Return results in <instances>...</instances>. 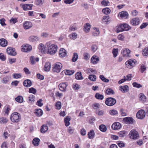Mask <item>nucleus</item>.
I'll return each instance as SVG.
<instances>
[{"instance_id":"obj_18","label":"nucleus","mask_w":148,"mask_h":148,"mask_svg":"<svg viewBox=\"0 0 148 148\" xmlns=\"http://www.w3.org/2000/svg\"><path fill=\"white\" fill-rule=\"evenodd\" d=\"M123 121L126 123L133 124V119L131 117H127L123 118Z\"/></svg>"},{"instance_id":"obj_19","label":"nucleus","mask_w":148,"mask_h":148,"mask_svg":"<svg viewBox=\"0 0 148 148\" xmlns=\"http://www.w3.org/2000/svg\"><path fill=\"white\" fill-rule=\"evenodd\" d=\"M59 56L60 57L63 58L66 55V53L65 50L63 48H61L59 52Z\"/></svg>"},{"instance_id":"obj_1","label":"nucleus","mask_w":148,"mask_h":148,"mask_svg":"<svg viewBox=\"0 0 148 148\" xmlns=\"http://www.w3.org/2000/svg\"><path fill=\"white\" fill-rule=\"evenodd\" d=\"M46 45L48 47V52L51 55H53L56 53L58 49L56 45L54 44H51L50 42H47Z\"/></svg>"},{"instance_id":"obj_5","label":"nucleus","mask_w":148,"mask_h":148,"mask_svg":"<svg viewBox=\"0 0 148 148\" xmlns=\"http://www.w3.org/2000/svg\"><path fill=\"white\" fill-rule=\"evenodd\" d=\"M116 100L112 97L107 98L105 101L106 104L108 106H113L116 103Z\"/></svg>"},{"instance_id":"obj_38","label":"nucleus","mask_w":148,"mask_h":148,"mask_svg":"<svg viewBox=\"0 0 148 148\" xmlns=\"http://www.w3.org/2000/svg\"><path fill=\"white\" fill-rule=\"evenodd\" d=\"M16 101L18 103H22L23 101V99L22 96H18L15 98Z\"/></svg>"},{"instance_id":"obj_20","label":"nucleus","mask_w":148,"mask_h":148,"mask_svg":"<svg viewBox=\"0 0 148 148\" xmlns=\"http://www.w3.org/2000/svg\"><path fill=\"white\" fill-rule=\"evenodd\" d=\"M32 5L30 4H24L22 6V8L24 10L26 11L32 9Z\"/></svg>"},{"instance_id":"obj_43","label":"nucleus","mask_w":148,"mask_h":148,"mask_svg":"<svg viewBox=\"0 0 148 148\" xmlns=\"http://www.w3.org/2000/svg\"><path fill=\"white\" fill-rule=\"evenodd\" d=\"M56 108L58 110H60L61 108L62 103L60 101H58L56 104Z\"/></svg>"},{"instance_id":"obj_60","label":"nucleus","mask_w":148,"mask_h":148,"mask_svg":"<svg viewBox=\"0 0 148 148\" xmlns=\"http://www.w3.org/2000/svg\"><path fill=\"white\" fill-rule=\"evenodd\" d=\"M148 25V22L143 23L140 27V28L142 29L144 28H145Z\"/></svg>"},{"instance_id":"obj_40","label":"nucleus","mask_w":148,"mask_h":148,"mask_svg":"<svg viewBox=\"0 0 148 148\" xmlns=\"http://www.w3.org/2000/svg\"><path fill=\"white\" fill-rule=\"evenodd\" d=\"M31 63L33 65L36 63V61L37 62V58H35L34 56H31L30 57Z\"/></svg>"},{"instance_id":"obj_3","label":"nucleus","mask_w":148,"mask_h":148,"mask_svg":"<svg viewBox=\"0 0 148 148\" xmlns=\"http://www.w3.org/2000/svg\"><path fill=\"white\" fill-rule=\"evenodd\" d=\"M129 136L131 139H138L140 138L138 132L136 130L134 129L130 132Z\"/></svg>"},{"instance_id":"obj_11","label":"nucleus","mask_w":148,"mask_h":148,"mask_svg":"<svg viewBox=\"0 0 148 148\" xmlns=\"http://www.w3.org/2000/svg\"><path fill=\"white\" fill-rule=\"evenodd\" d=\"M68 86L66 82L62 83L60 84L58 87L60 90L62 92H65L66 90V87Z\"/></svg>"},{"instance_id":"obj_63","label":"nucleus","mask_w":148,"mask_h":148,"mask_svg":"<svg viewBox=\"0 0 148 148\" xmlns=\"http://www.w3.org/2000/svg\"><path fill=\"white\" fill-rule=\"evenodd\" d=\"M81 134L82 136H84L86 134V131L84 128H82L80 131Z\"/></svg>"},{"instance_id":"obj_55","label":"nucleus","mask_w":148,"mask_h":148,"mask_svg":"<svg viewBox=\"0 0 148 148\" xmlns=\"http://www.w3.org/2000/svg\"><path fill=\"white\" fill-rule=\"evenodd\" d=\"M133 86L134 87L139 88L141 87L142 86L141 84L136 82H134L132 83Z\"/></svg>"},{"instance_id":"obj_56","label":"nucleus","mask_w":148,"mask_h":148,"mask_svg":"<svg viewBox=\"0 0 148 148\" xmlns=\"http://www.w3.org/2000/svg\"><path fill=\"white\" fill-rule=\"evenodd\" d=\"M29 92L30 93H32L35 94L36 92V90L33 87L29 89Z\"/></svg>"},{"instance_id":"obj_59","label":"nucleus","mask_w":148,"mask_h":148,"mask_svg":"<svg viewBox=\"0 0 148 148\" xmlns=\"http://www.w3.org/2000/svg\"><path fill=\"white\" fill-rule=\"evenodd\" d=\"M109 113L112 115H116L118 114L117 111L115 110H110L109 111Z\"/></svg>"},{"instance_id":"obj_35","label":"nucleus","mask_w":148,"mask_h":148,"mask_svg":"<svg viewBox=\"0 0 148 148\" xmlns=\"http://www.w3.org/2000/svg\"><path fill=\"white\" fill-rule=\"evenodd\" d=\"M99 129L101 131L103 132H105L107 130L106 127L105 125L103 124L99 125Z\"/></svg>"},{"instance_id":"obj_26","label":"nucleus","mask_w":148,"mask_h":148,"mask_svg":"<svg viewBox=\"0 0 148 148\" xmlns=\"http://www.w3.org/2000/svg\"><path fill=\"white\" fill-rule=\"evenodd\" d=\"M51 64L49 62H46L45 65L44 70L45 71H49L51 69Z\"/></svg>"},{"instance_id":"obj_10","label":"nucleus","mask_w":148,"mask_h":148,"mask_svg":"<svg viewBox=\"0 0 148 148\" xmlns=\"http://www.w3.org/2000/svg\"><path fill=\"white\" fill-rule=\"evenodd\" d=\"M121 127V124L118 122H115L113 123L111 126L112 129L114 130H119Z\"/></svg>"},{"instance_id":"obj_42","label":"nucleus","mask_w":148,"mask_h":148,"mask_svg":"<svg viewBox=\"0 0 148 148\" xmlns=\"http://www.w3.org/2000/svg\"><path fill=\"white\" fill-rule=\"evenodd\" d=\"M75 72L73 70H66L65 71V73L66 75H73Z\"/></svg>"},{"instance_id":"obj_45","label":"nucleus","mask_w":148,"mask_h":148,"mask_svg":"<svg viewBox=\"0 0 148 148\" xmlns=\"http://www.w3.org/2000/svg\"><path fill=\"white\" fill-rule=\"evenodd\" d=\"M144 56L145 57L148 56V47H147L144 49L142 52Z\"/></svg>"},{"instance_id":"obj_9","label":"nucleus","mask_w":148,"mask_h":148,"mask_svg":"<svg viewBox=\"0 0 148 148\" xmlns=\"http://www.w3.org/2000/svg\"><path fill=\"white\" fill-rule=\"evenodd\" d=\"M6 51L8 54L12 56H15L16 54L15 49L14 48L8 47L6 49Z\"/></svg>"},{"instance_id":"obj_37","label":"nucleus","mask_w":148,"mask_h":148,"mask_svg":"<svg viewBox=\"0 0 148 148\" xmlns=\"http://www.w3.org/2000/svg\"><path fill=\"white\" fill-rule=\"evenodd\" d=\"M95 97L97 99L102 100L104 98V96L100 94L99 93H96L95 95Z\"/></svg>"},{"instance_id":"obj_14","label":"nucleus","mask_w":148,"mask_h":148,"mask_svg":"<svg viewBox=\"0 0 148 148\" xmlns=\"http://www.w3.org/2000/svg\"><path fill=\"white\" fill-rule=\"evenodd\" d=\"M119 89L123 93H125L129 91V87L127 85L120 86Z\"/></svg>"},{"instance_id":"obj_12","label":"nucleus","mask_w":148,"mask_h":148,"mask_svg":"<svg viewBox=\"0 0 148 148\" xmlns=\"http://www.w3.org/2000/svg\"><path fill=\"white\" fill-rule=\"evenodd\" d=\"M118 15L121 18H127L128 16V14L127 12L125 11H123L119 12Z\"/></svg>"},{"instance_id":"obj_2","label":"nucleus","mask_w":148,"mask_h":148,"mask_svg":"<svg viewBox=\"0 0 148 148\" xmlns=\"http://www.w3.org/2000/svg\"><path fill=\"white\" fill-rule=\"evenodd\" d=\"M10 120L13 122L17 123L20 121L21 119V116L17 112H14L11 115Z\"/></svg>"},{"instance_id":"obj_16","label":"nucleus","mask_w":148,"mask_h":148,"mask_svg":"<svg viewBox=\"0 0 148 148\" xmlns=\"http://www.w3.org/2000/svg\"><path fill=\"white\" fill-rule=\"evenodd\" d=\"M23 26L24 28L26 29H28L32 26V23L28 21L25 22L23 24Z\"/></svg>"},{"instance_id":"obj_49","label":"nucleus","mask_w":148,"mask_h":148,"mask_svg":"<svg viewBox=\"0 0 148 148\" xmlns=\"http://www.w3.org/2000/svg\"><path fill=\"white\" fill-rule=\"evenodd\" d=\"M104 113V111L103 110H97L96 111V114L99 115H103Z\"/></svg>"},{"instance_id":"obj_64","label":"nucleus","mask_w":148,"mask_h":148,"mask_svg":"<svg viewBox=\"0 0 148 148\" xmlns=\"http://www.w3.org/2000/svg\"><path fill=\"white\" fill-rule=\"evenodd\" d=\"M5 19L4 18H2L0 20V23L1 25L2 26H5L6 24L5 23Z\"/></svg>"},{"instance_id":"obj_46","label":"nucleus","mask_w":148,"mask_h":148,"mask_svg":"<svg viewBox=\"0 0 148 148\" xmlns=\"http://www.w3.org/2000/svg\"><path fill=\"white\" fill-rule=\"evenodd\" d=\"M123 26V29L124 31H128L131 28V27L127 24H122Z\"/></svg>"},{"instance_id":"obj_25","label":"nucleus","mask_w":148,"mask_h":148,"mask_svg":"<svg viewBox=\"0 0 148 148\" xmlns=\"http://www.w3.org/2000/svg\"><path fill=\"white\" fill-rule=\"evenodd\" d=\"M95 135L94 131L93 130H91L88 133V137L90 138H94Z\"/></svg>"},{"instance_id":"obj_29","label":"nucleus","mask_w":148,"mask_h":148,"mask_svg":"<svg viewBox=\"0 0 148 148\" xmlns=\"http://www.w3.org/2000/svg\"><path fill=\"white\" fill-rule=\"evenodd\" d=\"M71 119L69 116H66L64 119V121L65 123V125L66 126H68L70 124L69 122Z\"/></svg>"},{"instance_id":"obj_51","label":"nucleus","mask_w":148,"mask_h":148,"mask_svg":"<svg viewBox=\"0 0 148 148\" xmlns=\"http://www.w3.org/2000/svg\"><path fill=\"white\" fill-rule=\"evenodd\" d=\"M37 39V38L36 36H31L29 38V41L32 42L36 41Z\"/></svg>"},{"instance_id":"obj_34","label":"nucleus","mask_w":148,"mask_h":148,"mask_svg":"<svg viewBox=\"0 0 148 148\" xmlns=\"http://www.w3.org/2000/svg\"><path fill=\"white\" fill-rule=\"evenodd\" d=\"M140 100L142 101H145L146 99V96L143 93H140L139 95Z\"/></svg>"},{"instance_id":"obj_48","label":"nucleus","mask_w":148,"mask_h":148,"mask_svg":"<svg viewBox=\"0 0 148 148\" xmlns=\"http://www.w3.org/2000/svg\"><path fill=\"white\" fill-rule=\"evenodd\" d=\"M22 75L21 73H15L12 75V77L15 79H18L21 77Z\"/></svg>"},{"instance_id":"obj_50","label":"nucleus","mask_w":148,"mask_h":148,"mask_svg":"<svg viewBox=\"0 0 148 148\" xmlns=\"http://www.w3.org/2000/svg\"><path fill=\"white\" fill-rule=\"evenodd\" d=\"M88 79L92 81H95L96 79V76L95 75H90L88 77Z\"/></svg>"},{"instance_id":"obj_36","label":"nucleus","mask_w":148,"mask_h":148,"mask_svg":"<svg viewBox=\"0 0 148 148\" xmlns=\"http://www.w3.org/2000/svg\"><path fill=\"white\" fill-rule=\"evenodd\" d=\"M102 12L105 14L108 15L110 13L111 10L109 8H106L102 10Z\"/></svg>"},{"instance_id":"obj_30","label":"nucleus","mask_w":148,"mask_h":148,"mask_svg":"<svg viewBox=\"0 0 148 148\" xmlns=\"http://www.w3.org/2000/svg\"><path fill=\"white\" fill-rule=\"evenodd\" d=\"M127 134V132L125 131H122L119 132L118 134L121 138H123Z\"/></svg>"},{"instance_id":"obj_61","label":"nucleus","mask_w":148,"mask_h":148,"mask_svg":"<svg viewBox=\"0 0 148 148\" xmlns=\"http://www.w3.org/2000/svg\"><path fill=\"white\" fill-rule=\"evenodd\" d=\"M28 99L29 101H35V97L34 95H31L29 97Z\"/></svg>"},{"instance_id":"obj_4","label":"nucleus","mask_w":148,"mask_h":148,"mask_svg":"<svg viewBox=\"0 0 148 148\" xmlns=\"http://www.w3.org/2000/svg\"><path fill=\"white\" fill-rule=\"evenodd\" d=\"M62 64L60 62H57L52 67L53 72L59 73L62 68Z\"/></svg>"},{"instance_id":"obj_31","label":"nucleus","mask_w":148,"mask_h":148,"mask_svg":"<svg viewBox=\"0 0 148 148\" xmlns=\"http://www.w3.org/2000/svg\"><path fill=\"white\" fill-rule=\"evenodd\" d=\"M75 78L77 79L80 80L83 79V77L82 76L81 73L80 72H77L75 75Z\"/></svg>"},{"instance_id":"obj_6","label":"nucleus","mask_w":148,"mask_h":148,"mask_svg":"<svg viewBox=\"0 0 148 148\" xmlns=\"http://www.w3.org/2000/svg\"><path fill=\"white\" fill-rule=\"evenodd\" d=\"M136 62L135 60L130 59L125 62V64L127 67L129 69H131L134 67Z\"/></svg>"},{"instance_id":"obj_23","label":"nucleus","mask_w":148,"mask_h":148,"mask_svg":"<svg viewBox=\"0 0 148 148\" xmlns=\"http://www.w3.org/2000/svg\"><path fill=\"white\" fill-rule=\"evenodd\" d=\"M39 49L40 52H41L42 53H45L46 51L44 45L42 43H40L39 45Z\"/></svg>"},{"instance_id":"obj_28","label":"nucleus","mask_w":148,"mask_h":148,"mask_svg":"<svg viewBox=\"0 0 148 148\" xmlns=\"http://www.w3.org/2000/svg\"><path fill=\"white\" fill-rule=\"evenodd\" d=\"M93 29L94 31L92 32V35L94 36H98L100 33L99 29L96 27H94Z\"/></svg>"},{"instance_id":"obj_21","label":"nucleus","mask_w":148,"mask_h":148,"mask_svg":"<svg viewBox=\"0 0 148 148\" xmlns=\"http://www.w3.org/2000/svg\"><path fill=\"white\" fill-rule=\"evenodd\" d=\"M23 85L25 87H29L31 86L32 83L30 80L27 79L24 81Z\"/></svg>"},{"instance_id":"obj_52","label":"nucleus","mask_w":148,"mask_h":148,"mask_svg":"<svg viewBox=\"0 0 148 148\" xmlns=\"http://www.w3.org/2000/svg\"><path fill=\"white\" fill-rule=\"evenodd\" d=\"M101 4L104 6H106L108 5L109 2L107 0H103L101 1Z\"/></svg>"},{"instance_id":"obj_8","label":"nucleus","mask_w":148,"mask_h":148,"mask_svg":"<svg viewBox=\"0 0 148 148\" xmlns=\"http://www.w3.org/2000/svg\"><path fill=\"white\" fill-rule=\"evenodd\" d=\"M145 112L144 110H139L136 114L137 118L142 119L144 118L145 116Z\"/></svg>"},{"instance_id":"obj_7","label":"nucleus","mask_w":148,"mask_h":148,"mask_svg":"<svg viewBox=\"0 0 148 148\" xmlns=\"http://www.w3.org/2000/svg\"><path fill=\"white\" fill-rule=\"evenodd\" d=\"M21 51L24 52H29L32 49V46L27 44H25L21 47Z\"/></svg>"},{"instance_id":"obj_54","label":"nucleus","mask_w":148,"mask_h":148,"mask_svg":"<svg viewBox=\"0 0 148 148\" xmlns=\"http://www.w3.org/2000/svg\"><path fill=\"white\" fill-rule=\"evenodd\" d=\"M99 77L104 82H108L109 81V79L105 78L103 75H100Z\"/></svg>"},{"instance_id":"obj_24","label":"nucleus","mask_w":148,"mask_h":148,"mask_svg":"<svg viewBox=\"0 0 148 148\" xmlns=\"http://www.w3.org/2000/svg\"><path fill=\"white\" fill-rule=\"evenodd\" d=\"M116 32L117 33H119L124 31L123 29V26L122 24L116 26Z\"/></svg>"},{"instance_id":"obj_62","label":"nucleus","mask_w":148,"mask_h":148,"mask_svg":"<svg viewBox=\"0 0 148 148\" xmlns=\"http://www.w3.org/2000/svg\"><path fill=\"white\" fill-rule=\"evenodd\" d=\"M100 106V104L99 103H95L92 105L93 108L95 110L99 108Z\"/></svg>"},{"instance_id":"obj_22","label":"nucleus","mask_w":148,"mask_h":148,"mask_svg":"<svg viewBox=\"0 0 148 148\" xmlns=\"http://www.w3.org/2000/svg\"><path fill=\"white\" fill-rule=\"evenodd\" d=\"M130 52V51L129 49L126 48L123 49L122 53L123 56L129 57Z\"/></svg>"},{"instance_id":"obj_39","label":"nucleus","mask_w":148,"mask_h":148,"mask_svg":"<svg viewBox=\"0 0 148 148\" xmlns=\"http://www.w3.org/2000/svg\"><path fill=\"white\" fill-rule=\"evenodd\" d=\"M105 92L107 95H113L114 94V92L111 88L107 89Z\"/></svg>"},{"instance_id":"obj_27","label":"nucleus","mask_w":148,"mask_h":148,"mask_svg":"<svg viewBox=\"0 0 148 148\" xmlns=\"http://www.w3.org/2000/svg\"><path fill=\"white\" fill-rule=\"evenodd\" d=\"M48 126L46 125H44L41 127L40 131L41 133H44L46 132L48 130Z\"/></svg>"},{"instance_id":"obj_47","label":"nucleus","mask_w":148,"mask_h":148,"mask_svg":"<svg viewBox=\"0 0 148 148\" xmlns=\"http://www.w3.org/2000/svg\"><path fill=\"white\" fill-rule=\"evenodd\" d=\"M109 16H103V18L102 19L103 22L106 23L108 21V19L109 18Z\"/></svg>"},{"instance_id":"obj_41","label":"nucleus","mask_w":148,"mask_h":148,"mask_svg":"<svg viewBox=\"0 0 148 148\" xmlns=\"http://www.w3.org/2000/svg\"><path fill=\"white\" fill-rule=\"evenodd\" d=\"M78 58V55L76 53H73V56L72 59V61L73 62H75L76 61Z\"/></svg>"},{"instance_id":"obj_13","label":"nucleus","mask_w":148,"mask_h":148,"mask_svg":"<svg viewBox=\"0 0 148 148\" xmlns=\"http://www.w3.org/2000/svg\"><path fill=\"white\" fill-rule=\"evenodd\" d=\"M139 20L138 18H134L130 21V23L133 25H138Z\"/></svg>"},{"instance_id":"obj_32","label":"nucleus","mask_w":148,"mask_h":148,"mask_svg":"<svg viewBox=\"0 0 148 148\" xmlns=\"http://www.w3.org/2000/svg\"><path fill=\"white\" fill-rule=\"evenodd\" d=\"M69 37L71 40H75L77 37V34L76 33H73L69 34Z\"/></svg>"},{"instance_id":"obj_58","label":"nucleus","mask_w":148,"mask_h":148,"mask_svg":"<svg viewBox=\"0 0 148 148\" xmlns=\"http://www.w3.org/2000/svg\"><path fill=\"white\" fill-rule=\"evenodd\" d=\"M73 87L74 90H77L80 88V86L77 84H73Z\"/></svg>"},{"instance_id":"obj_33","label":"nucleus","mask_w":148,"mask_h":148,"mask_svg":"<svg viewBox=\"0 0 148 148\" xmlns=\"http://www.w3.org/2000/svg\"><path fill=\"white\" fill-rule=\"evenodd\" d=\"M90 25L89 23H87L85 24V25L84 26V30L86 32H88L90 30Z\"/></svg>"},{"instance_id":"obj_15","label":"nucleus","mask_w":148,"mask_h":148,"mask_svg":"<svg viewBox=\"0 0 148 148\" xmlns=\"http://www.w3.org/2000/svg\"><path fill=\"white\" fill-rule=\"evenodd\" d=\"M99 59L96 56H93L91 58V62L93 64H96L99 61Z\"/></svg>"},{"instance_id":"obj_44","label":"nucleus","mask_w":148,"mask_h":148,"mask_svg":"<svg viewBox=\"0 0 148 148\" xmlns=\"http://www.w3.org/2000/svg\"><path fill=\"white\" fill-rule=\"evenodd\" d=\"M9 79V77L6 76L3 78L1 82L3 84H6L8 82Z\"/></svg>"},{"instance_id":"obj_57","label":"nucleus","mask_w":148,"mask_h":148,"mask_svg":"<svg viewBox=\"0 0 148 148\" xmlns=\"http://www.w3.org/2000/svg\"><path fill=\"white\" fill-rule=\"evenodd\" d=\"M8 121L7 119L4 117H2L0 119V123L1 124L5 123Z\"/></svg>"},{"instance_id":"obj_53","label":"nucleus","mask_w":148,"mask_h":148,"mask_svg":"<svg viewBox=\"0 0 148 148\" xmlns=\"http://www.w3.org/2000/svg\"><path fill=\"white\" fill-rule=\"evenodd\" d=\"M118 53V49H113L112 50V53L113 56L114 58H115L117 55Z\"/></svg>"},{"instance_id":"obj_17","label":"nucleus","mask_w":148,"mask_h":148,"mask_svg":"<svg viewBox=\"0 0 148 148\" xmlns=\"http://www.w3.org/2000/svg\"><path fill=\"white\" fill-rule=\"evenodd\" d=\"M8 41L4 38L0 39V45L3 47H5L8 45Z\"/></svg>"}]
</instances>
